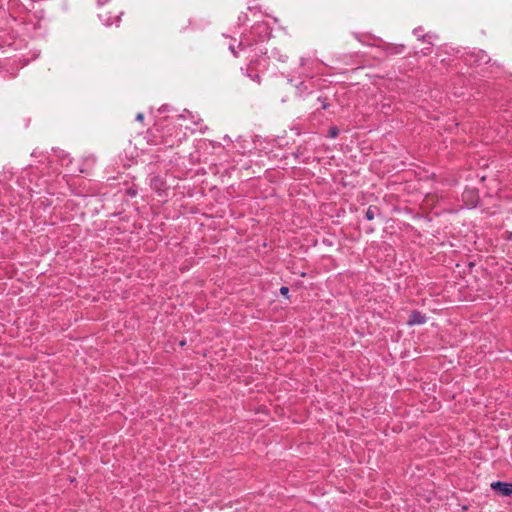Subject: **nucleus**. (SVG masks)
<instances>
[{
  "mask_svg": "<svg viewBox=\"0 0 512 512\" xmlns=\"http://www.w3.org/2000/svg\"><path fill=\"white\" fill-rule=\"evenodd\" d=\"M247 76L250 77L252 80L254 81H258L259 82V75L258 74H255V75H251L249 73H247Z\"/></svg>",
  "mask_w": 512,
  "mask_h": 512,
  "instance_id": "obj_6",
  "label": "nucleus"
},
{
  "mask_svg": "<svg viewBox=\"0 0 512 512\" xmlns=\"http://www.w3.org/2000/svg\"><path fill=\"white\" fill-rule=\"evenodd\" d=\"M491 489L494 490L498 495L511 496L512 495V483H506L496 481L491 483Z\"/></svg>",
  "mask_w": 512,
  "mask_h": 512,
  "instance_id": "obj_1",
  "label": "nucleus"
},
{
  "mask_svg": "<svg viewBox=\"0 0 512 512\" xmlns=\"http://www.w3.org/2000/svg\"><path fill=\"white\" fill-rule=\"evenodd\" d=\"M338 134H339V130L337 127H331L329 129V137L335 138L336 136H338Z\"/></svg>",
  "mask_w": 512,
  "mask_h": 512,
  "instance_id": "obj_4",
  "label": "nucleus"
},
{
  "mask_svg": "<svg viewBox=\"0 0 512 512\" xmlns=\"http://www.w3.org/2000/svg\"><path fill=\"white\" fill-rule=\"evenodd\" d=\"M280 293H281L282 295H285V296H286V295L289 293V288H288V287H285V286L281 287V288H280Z\"/></svg>",
  "mask_w": 512,
  "mask_h": 512,
  "instance_id": "obj_5",
  "label": "nucleus"
},
{
  "mask_svg": "<svg viewBox=\"0 0 512 512\" xmlns=\"http://www.w3.org/2000/svg\"><path fill=\"white\" fill-rule=\"evenodd\" d=\"M144 119V115L142 113H138L136 116V120L139 122H142Z\"/></svg>",
  "mask_w": 512,
  "mask_h": 512,
  "instance_id": "obj_7",
  "label": "nucleus"
},
{
  "mask_svg": "<svg viewBox=\"0 0 512 512\" xmlns=\"http://www.w3.org/2000/svg\"><path fill=\"white\" fill-rule=\"evenodd\" d=\"M377 208L370 206L366 211V218L367 220H373L376 214Z\"/></svg>",
  "mask_w": 512,
  "mask_h": 512,
  "instance_id": "obj_3",
  "label": "nucleus"
},
{
  "mask_svg": "<svg viewBox=\"0 0 512 512\" xmlns=\"http://www.w3.org/2000/svg\"><path fill=\"white\" fill-rule=\"evenodd\" d=\"M425 322H426L425 315L421 314L418 311H413L410 314L409 319H408L409 325H419V324H423Z\"/></svg>",
  "mask_w": 512,
  "mask_h": 512,
  "instance_id": "obj_2",
  "label": "nucleus"
}]
</instances>
